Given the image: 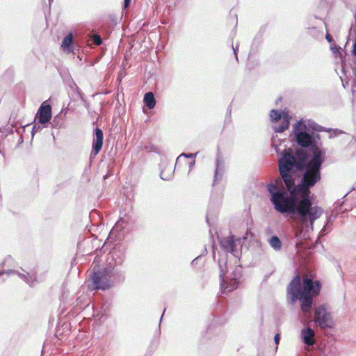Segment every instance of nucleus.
<instances>
[{
    "mask_svg": "<svg viewBox=\"0 0 356 356\" xmlns=\"http://www.w3.org/2000/svg\"><path fill=\"white\" fill-rule=\"evenodd\" d=\"M314 332L310 327L303 328L301 331V339L302 342L308 346L314 344Z\"/></svg>",
    "mask_w": 356,
    "mask_h": 356,
    "instance_id": "ddd939ff",
    "label": "nucleus"
},
{
    "mask_svg": "<svg viewBox=\"0 0 356 356\" xmlns=\"http://www.w3.org/2000/svg\"><path fill=\"white\" fill-rule=\"evenodd\" d=\"M301 282L302 294L312 296L313 298L319 295L321 289V283L319 280H315L312 277L305 276L301 279Z\"/></svg>",
    "mask_w": 356,
    "mask_h": 356,
    "instance_id": "423d86ee",
    "label": "nucleus"
},
{
    "mask_svg": "<svg viewBox=\"0 0 356 356\" xmlns=\"http://www.w3.org/2000/svg\"><path fill=\"white\" fill-rule=\"evenodd\" d=\"M131 0H124V9L127 8L131 3Z\"/></svg>",
    "mask_w": 356,
    "mask_h": 356,
    "instance_id": "f704fd0d",
    "label": "nucleus"
},
{
    "mask_svg": "<svg viewBox=\"0 0 356 356\" xmlns=\"http://www.w3.org/2000/svg\"><path fill=\"white\" fill-rule=\"evenodd\" d=\"M93 134L90 158L96 156L99 153L102 148L104 140V134L101 129L96 127L93 131Z\"/></svg>",
    "mask_w": 356,
    "mask_h": 356,
    "instance_id": "6e6552de",
    "label": "nucleus"
},
{
    "mask_svg": "<svg viewBox=\"0 0 356 356\" xmlns=\"http://www.w3.org/2000/svg\"><path fill=\"white\" fill-rule=\"evenodd\" d=\"M197 152L196 153H182L177 158V160H176V164H175V167L177 165V164L180 162V160L181 159V157H184V158H188V159H195V156H197Z\"/></svg>",
    "mask_w": 356,
    "mask_h": 356,
    "instance_id": "b1692460",
    "label": "nucleus"
},
{
    "mask_svg": "<svg viewBox=\"0 0 356 356\" xmlns=\"http://www.w3.org/2000/svg\"><path fill=\"white\" fill-rule=\"evenodd\" d=\"M332 225V222L330 219L327 220L325 225L323 227V229L321 230L319 233V236L323 237L325 236L330 231V227Z\"/></svg>",
    "mask_w": 356,
    "mask_h": 356,
    "instance_id": "4be33fe9",
    "label": "nucleus"
},
{
    "mask_svg": "<svg viewBox=\"0 0 356 356\" xmlns=\"http://www.w3.org/2000/svg\"><path fill=\"white\" fill-rule=\"evenodd\" d=\"M290 116L289 114L283 115V120L280 125L273 126V130L276 133H282L289 129L290 125Z\"/></svg>",
    "mask_w": 356,
    "mask_h": 356,
    "instance_id": "dca6fc26",
    "label": "nucleus"
},
{
    "mask_svg": "<svg viewBox=\"0 0 356 356\" xmlns=\"http://www.w3.org/2000/svg\"><path fill=\"white\" fill-rule=\"evenodd\" d=\"M172 177V172L165 173L163 170L161 171L160 177L163 180H170Z\"/></svg>",
    "mask_w": 356,
    "mask_h": 356,
    "instance_id": "a878e982",
    "label": "nucleus"
},
{
    "mask_svg": "<svg viewBox=\"0 0 356 356\" xmlns=\"http://www.w3.org/2000/svg\"><path fill=\"white\" fill-rule=\"evenodd\" d=\"M199 257H197L196 258H195L192 261H191V265L192 266H195L197 264V259H198Z\"/></svg>",
    "mask_w": 356,
    "mask_h": 356,
    "instance_id": "e433bc0d",
    "label": "nucleus"
},
{
    "mask_svg": "<svg viewBox=\"0 0 356 356\" xmlns=\"http://www.w3.org/2000/svg\"><path fill=\"white\" fill-rule=\"evenodd\" d=\"M220 246L228 252L232 253L234 257H238V251L236 250V243L232 236L229 237L219 238Z\"/></svg>",
    "mask_w": 356,
    "mask_h": 356,
    "instance_id": "9d476101",
    "label": "nucleus"
},
{
    "mask_svg": "<svg viewBox=\"0 0 356 356\" xmlns=\"http://www.w3.org/2000/svg\"><path fill=\"white\" fill-rule=\"evenodd\" d=\"M42 124H34L33 126V128H32V135L33 136H34V134L37 132H39L42 129V127H41Z\"/></svg>",
    "mask_w": 356,
    "mask_h": 356,
    "instance_id": "bb28decb",
    "label": "nucleus"
},
{
    "mask_svg": "<svg viewBox=\"0 0 356 356\" xmlns=\"http://www.w3.org/2000/svg\"><path fill=\"white\" fill-rule=\"evenodd\" d=\"M150 151L157 152V147L154 145H152L150 147Z\"/></svg>",
    "mask_w": 356,
    "mask_h": 356,
    "instance_id": "4c0bfd02",
    "label": "nucleus"
},
{
    "mask_svg": "<svg viewBox=\"0 0 356 356\" xmlns=\"http://www.w3.org/2000/svg\"><path fill=\"white\" fill-rule=\"evenodd\" d=\"M11 273L17 275L19 278L24 280L30 286H34V284L38 282L35 275L29 273L24 274L17 270H13Z\"/></svg>",
    "mask_w": 356,
    "mask_h": 356,
    "instance_id": "2eb2a0df",
    "label": "nucleus"
},
{
    "mask_svg": "<svg viewBox=\"0 0 356 356\" xmlns=\"http://www.w3.org/2000/svg\"><path fill=\"white\" fill-rule=\"evenodd\" d=\"M165 309H164L163 312L162 313V316H161V317L160 318V323L161 322V320H162V318H163V315L165 314Z\"/></svg>",
    "mask_w": 356,
    "mask_h": 356,
    "instance_id": "ea45409f",
    "label": "nucleus"
},
{
    "mask_svg": "<svg viewBox=\"0 0 356 356\" xmlns=\"http://www.w3.org/2000/svg\"><path fill=\"white\" fill-rule=\"evenodd\" d=\"M287 294L289 302L293 305L299 300L300 302V309L305 315H310L313 306L314 298L312 296L302 294V285L301 277L296 275L290 282L287 288Z\"/></svg>",
    "mask_w": 356,
    "mask_h": 356,
    "instance_id": "f03ea898",
    "label": "nucleus"
},
{
    "mask_svg": "<svg viewBox=\"0 0 356 356\" xmlns=\"http://www.w3.org/2000/svg\"><path fill=\"white\" fill-rule=\"evenodd\" d=\"M232 47L233 49L234 54L235 56V59L238 62V53L239 45L238 44H236V47H234V45L232 44Z\"/></svg>",
    "mask_w": 356,
    "mask_h": 356,
    "instance_id": "cd10ccee",
    "label": "nucleus"
},
{
    "mask_svg": "<svg viewBox=\"0 0 356 356\" xmlns=\"http://www.w3.org/2000/svg\"><path fill=\"white\" fill-rule=\"evenodd\" d=\"M306 125L308 127L309 129H310V130H312L314 132L323 131L325 130L323 127L318 125L317 123H316L314 121L312 120H309Z\"/></svg>",
    "mask_w": 356,
    "mask_h": 356,
    "instance_id": "aec40b11",
    "label": "nucleus"
},
{
    "mask_svg": "<svg viewBox=\"0 0 356 356\" xmlns=\"http://www.w3.org/2000/svg\"><path fill=\"white\" fill-rule=\"evenodd\" d=\"M195 163V159H193V161H191L189 163V172L193 169Z\"/></svg>",
    "mask_w": 356,
    "mask_h": 356,
    "instance_id": "c9c22d12",
    "label": "nucleus"
},
{
    "mask_svg": "<svg viewBox=\"0 0 356 356\" xmlns=\"http://www.w3.org/2000/svg\"><path fill=\"white\" fill-rule=\"evenodd\" d=\"M314 321L318 327L323 330L332 328L334 326L331 314L327 311L324 305L315 309Z\"/></svg>",
    "mask_w": 356,
    "mask_h": 356,
    "instance_id": "39448f33",
    "label": "nucleus"
},
{
    "mask_svg": "<svg viewBox=\"0 0 356 356\" xmlns=\"http://www.w3.org/2000/svg\"><path fill=\"white\" fill-rule=\"evenodd\" d=\"M113 269L111 265H106L103 268L95 266L90 275L89 281L91 282L94 290H108L113 286V281L111 278L110 273Z\"/></svg>",
    "mask_w": 356,
    "mask_h": 356,
    "instance_id": "7ed1b4c3",
    "label": "nucleus"
},
{
    "mask_svg": "<svg viewBox=\"0 0 356 356\" xmlns=\"http://www.w3.org/2000/svg\"><path fill=\"white\" fill-rule=\"evenodd\" d=\"M211 207H212V204L210 203L209 206V211H208V213L207 214V218H207V223L209 225H210L209 216H210V210H211Z\"/></svg>",
    "mask_w": 356,
    "mask_h": 356,
    "instance_id": "473e14b6",
    "label": "nucleus"
},
{
    "mask_svg": "<svg viewBox=\"0 0 356 356\" xmlns=\"http://www.w3.org/2000/svg\"><path fill=\"white\" fill-rule=\"evenodd\" d=\"M280 341V334H276L274 337V341H275V344L277 345L276 349H277V345L279 344Z\"/></svg>",
    "mask_w": 356,
    "mask_h": 356,
    "instance_id": "7c9ffc66",
    "label": "nucleus"
},
{
    "mask_svg": "<svg viewBox=\"0 0 356 356\" xmlns=\"http://www.w3.org/2000/svg\"><path fill=\"white\" fill-rule=\"evenodd\" d=\"M268 243L275 251L280 250L282 246L280 238L275 235L268 239Z\"/></svg>",
    "mask_w": 356,
    "mask_h": 356,
    "instance_id": "6ab92c4d",
    "label": "nucleus"
},
{
    "mask_svg": "<svg viewBox=\"0 0 356 356\" xmlns=\"http://www.w3.org/2000/svg\"><path fill=\"white\" fill-rule=\"evenodd\" d=\"M350 34L355 38V42L353 44V54L356 56V24L355 25H352L350 29Z\"/></svg>",
    "mask_w": 356,
    "mask_h": 356,
    "instance_id": "5701e85b",
    "label": "nucleus"
},
{
    "mask_svg": "<svg viewBox=\"0 0 356 356\" xmlns=\"http://www.w3.org/2000/svg\"><path fill=\"white\" fill-rule=\"evenodd\" d=\"M2 274H3V272H1V271H0V275H1Z\"/></svg>",
    "mask_w": 356,
    "mask_h": 356,
    "instance_id": "37998d69",
    "label": "nucleus"
},
{
    "mask_svg": "<svg viewBox=\"0 0 356 356\" xmlns=\"http://www.w3.org/2000/svg\"><path fill=\"white\" fill-rule=\"evenodd\" d=\"M127 248L124 245H115L111 252V261L106 265L122 266L126 259Z\"/></svg>",
    "mask_w": 356,
    "mask_h": 356,
    "instance_id": "0eeeda50",
    "label": "nucleus"
},
{
    "mask_svg": "<svg viewBox=\"0 0 356 356\" xmlns=\"http://www.w3.org/2000/svg\"><path fill=\"white\" fill-rule=\"evenodd\" d=\"M291 136L298 146L309 149L312 153L284 150L278 159L280 177L266 188L276 211L294 216L303 225L309 222L313 229L322 209L313 206L311 188L321 180L325 152L319 147L320 135L310 130L302 119L293 125Z\"/></svg>",
    "mask_w": 356,
    "mask_h": 356,
    "instance_id": "f257e3e1",
    "label": "nucleus"
},
{
    "mask_svg": "<svg viewBox=\"0 0 356 356\" xmlns=\"http://www.w3.org/2000/svg\"><path fill=\"white\" fill-rule=\"evenodd\" d=\"M19 141H23V138H21V139H19Z\"/></svg>",
    "mask_w": 356,
    "mask_h": 356,
    "instance_id": "a19ab883",
    "label": "nucleus"
},
{
    "mask_svg": "<svg viewBox=\"0 0 356 356\" xmlns=\"http://www.w3.org/2000/svg\"><path fill=\"white\" fill-rule=\"evenodd\" d=\"M19 141H23V138H21V139H19Z\"/></svg>",
    "mask_w": 356,
    "mask_h": 356,
    "instance_id": "79ce46f5",
    "label": "nucleus"
},
{
    "mask_svg": "<svg viewBox=\"0 0 356 356\" xmlns=\"http://www.w3.org/2000/svg\"><path fill=\"white\" fill-rule=\"evenodd\" d=\"M92 43L95 45L99 46L102 43V38L99 34L92 35L90 38Z\"/></svg>",
    "mask_w": 356,
    "mask_h": 356,
    "instance_id": "393cba45",
    "label": "nucleus"
},
{
    "mask_svg": "<svg viewBox=\"0 0 356 356\" xmlns=\"http://www.w3.org/2000/svg\"><path fill=\"white\" fill-rule=\"evenodd\" d=\"M288 114L287 112H284L281 110L272 109L270 112V118L272 122H276L283 119V115Z\"/></svg>",
    "mask_w": 356,
    "mask_h": 356,
    "instance_id": "a211bd4d",
    "label": "nucleus"
},
{
    "mask_svg": "<svg viewBox=\"0 0 356 356\" xmlns=\"http://www.w3.org/2000/svg\"><path fill=\"white\" fill-rule=\"evenodd\" d=\"M76 90L77 94H78L79 97H80V99H81V101L84 102V100H86L85 98L84 94L81 92L80 88L76 87Z\"/></svg>",
    "mask_w": 356,
    "mask_h": 356,
    "instance_id": "c85d7f7f",
    "label": "nucleus"
},
{
    "mask_svg": "<svg viewBox=\"0 0 356 356\" xmlns=\"http://www.w3.org/2000/svg\"><path fill=\"white\" fill-rule=\"evenodd\" d=\"M143 102L149 109H153L156 104L154 95L152 92H147L143 97Z\"/></svg>",
    "mask_w": 356,
    "mask_h": 356,
    "instance_id": "f3484780",
    "label": "nucleus"
},
{
    "mask_svg": "<svg viewBox=\"0 0 356 356\" xmlns=\"http://www.w3.org/2000/svg\"><path fill=\"white\" fill-rule=\"evenodd\" d=\"M356 188V186L353 188V189H355Z\"/></svg>",
    "mask_w": 356,
    "mask_h": 356,
    "instance_id": "c03bdc74",
    "label": "nucleus"
},
{
    "mask_svg": "<svg viewBox=\"0 0 356 356\" xmlns=\"http://www.w3.org/2000/svg\"><path fill=\"white\" fill-rule=\"evenodd\" d=\"M51 116V105L47 104L46 102H43L39 107L36 114L38 123L42 125L47 124L50 121Z\"/></svg>",
    "mask_w": 356,
    "mask_h": 356,
    "instance_id": "1a4fd4ad",
    "label": "nucleus"
},
{
    "mask_svg": "<svg viewBox=\"0 0 356 356\" xmlns=\"http://www.w3.org/2000/svg\"><path fill=\"white\" fill-rule=\"evenodd\" d=\"M261 35H259V36L258 35H256V36H255V38H254V40H253L252 44H255L256 42L259 43V42H260V41H261Z\"/></svg>",
    "mask_w": 356,
    "mask_h": 356,
    "instance_id": "72a5a7b5",
    "label": "nucleus"
},
{
    "mask_svg": "<svg viewBox=\"0 0 356 356\" xmlns=\"http://www.w3.org/2000/svg\"><path fill=\"white\" fill-rule=\"evenodd\" d=\"M325 39L327 40V41L329 43H332L334 41L332 35L330 34H329L328 33H327L325 35Z\"/></svg>",
    "mask_w": 356,
    "mask_h": 356,
    "instance_id": "2f4dec72",
    "label": "nucleus"
},
{
    "mask_svg": "<svg viewBox=\"0 0 356 356\" xmlns=\"http://www.w3.org/2000/svg\"><path fill=\"white\" fill-rule=\"evenodd\" d=\"M113 269L110 273L111 278L113 281V285L116 284H122L125 280V271L122 270L119 266L111 265Z\"/></svg>",
    "mask_w": 356,
    "mask_h": 356,
    "instance_id": "f8f14e48",
    "label": "nucleus"
},
{
    "mask_svg": "<svg viewBox=\"0 0 356 356\" xmlns=\"http://www.w3.org/2000/svg\"><path fill=\"white\" fill-rule=\"evenodd\" d=\"M218 267L220 269V289L222 293L232 292L236 289L239 284V280L242 277L241 266H236L228 276L225 275L220 260L218 261Z\"/></svg>",
    "mask_w": 356,
    "mask_h": 356,
    "instance_id": "20e7f679",
    "label": "nucleus"
},
{
    "mask_svg": "<svg viewBox=\"0 0 356 356\" xmlns=\"http://www.w3.org/2000/svg\"><path fill=\"white\" fill-rule=\"evenodd\" d=\"M225 173V161L220 153H218L216 159V170L213 185L216 184L222 179Z\"/></svg>",
    "mask_w": 356,
    "mask_h": 356,
    "instance_id": "9b49d317",
    "label": "nucleus"
},
{
    "mask_svg": "<svg viewBox=\"0 0 356 356\" xmlns=\"http://www.w3.org/2000/svg\"><path fill=\"white\" fill-rule=\"evenodd\" d=\"M231 113H232V108H231V106H229L227 108V112H226V119H225V120H229L230 121Z\"/></svg>",
    "mask_w": 356,
    "mask_h": 356,
    "instance_id": "c756f323",
    "label": "nucleus"
},
{
    "mask_svg": "<svg viewBox=\"0 0 356 356\" xmlns=\"http://www.w3.org/2000/svg\"><path fill=\"white\" fill-rule=\"evenodd\" d=\"M83 102V104H84V106L87 108V109H89V103L88 102L87 100H84Z\"/></svg>",
    "mask_w": 356,
    "mask_h": 356,
    "instance_id": "58836bf2",
    "label": "nucleus"
},
{
    "mask_svg": "<svg viewBox=\"0 0 356 356\" xmlns=\"http://www.w3.org/2000/svg\"><path fill=\"white\" fill-rule=\"evenodd\" d=\"M339 49H340V47L337 44L330 46V50L332 51V53L335 55L339 54V56H340L341 60L342 71L346 74V71H345V69L343 67L344 62L343 60L342 53L339 51Z\"/></svg>",
    "mask_w": 356,
    "mask_h": 356,
    "instance_id": "412c9836",
    "label": "nucleus"
},
{
    "mask_svg": "<svg viewBox=\"0 0 356 356\" xmlns=\"http://www.w3.org/2000/svg\"><path fill=\"white\" fill-rule=\"evenodd\" d=\"M61 47L68 53H72L74 50V36L72 33H69L63 40Z\"/></svg>",
    "mask_w": 356,
    "mask_h": 356,
    "instance_id": "4468645a",
    "label": "nucleus"
}]
</instances>
